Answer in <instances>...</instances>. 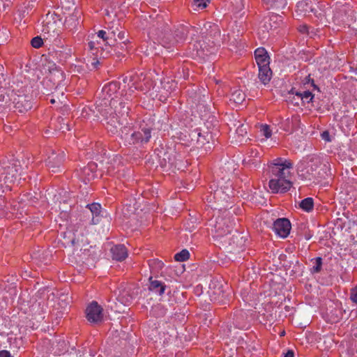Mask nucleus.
<instances>
[{
    "label": "nucleus",
    "instance_id": "4c0bfd02",
    "mask_svg": "<svg viewBox=\"0 0 357 357\" xmlns=\"http://www.w3.org/2000/svg\"><path fill=\"white\" fill-rule=\"evenodd\" d=\"M50 79H55L56 78L61 79L62 80L63 79V73L61 70H57L56 68L50 70Z\"/></svg>",
    "mask_w": 357,
    "mask_h": 357
},
{
    "label": "nucleus",
    "instance_id": "cd10ccee",
    "mask_svg": "<svg viewBox=\"0 0 357 357\" xmlns=\"http://www.w3.org/2000/svg\"><path fill=\"white\" fill-rule=\"evenodd\" d=\"M117 45H119V42H118V39L117 38H112V39H107L106 40V42H105V45L106 46H109L111 49V50H107V53H114V54H119V53H121L119 51H116V48L118 47V46H116Z\"/></svg>",
    "mask_w": 357,
    "mask_h": 357
},
{
    "label": "nucleus",
    "instance_id": "3c124183",
    "mask_svg": "<svg viewBox=\"0 0 357 357\" xmlns=\"http://www.w3.org/2000/svg\"><path fill=\"white\" fill-rule=\"evenodd\" d=\"M153 312L156 315H163L165 314V310L161 306L158 305L153 308Z\"/></svg>",
    "mask_w": 357,
    "mask_h": 357
},
{
    "label": "nucleus",
    "instance_id": "c03bdc74",
    "mask_svg": "<svg viewBox=\"0 0 357 357\" xmlns=\"http://www.w3.org/2000/svg\"><path fill=\"white\" fill-rule=\"evenodd\" d=\"M222 195H223L224 199L229 198V196L227 195H225L224 192L221 190H215L214 195H213V198L215 200L219 201V199L222 198Z\"/></svg>",
    "mask_w": 357,
    "mask_h": 357
},
{
    "label": "nucleus",
    "instance_id": "b1692460",
    "mask_svg": "<svg viewBox=\"0 0 357 357\" xmlns=\"http://www.w3.org/2000/svg\"><path fill=\"white\" fill-rule=\"evenodd\" d=\"M149 282L150 285L149 287V289L151 291L158 294L159 295L164 294L166 285L163 282L157 280H153L152 277L149 278Z\"/></svg>",
    "mask_w": 357,
    "mask_h": 357
},
{
    "label": "nucleus",
    "instance_id": "2eb2a0df",
    "mask_svg": "<svg viewBox=\"0 0 357 357\" xmlns=\"http://www.w3.org/2000/svg\"><path fill=\"white\" fill-rule=\"evenodd\" d=\"M280 22H282L281 16L272 13L264 19L263 26L267 31L275 30L279 26Z\"/></svg>",
    "mask_w": 357,
    "mask_h": 357
},
{
    "label": "nucleus",
    "instance_id": "1a4fd4ad",
    "mask_svg": "<svg viewBox=\"0 0 357 357\" xmlns=\"http://www.w3.org/2000/svg\"><path fill=\"white\" fill-rule=\"evenodd\" d=\"M274 231L282 238H286L291 230V223L287 218H278L273 225Z\"/></svg>",
    "mask_w": 357,
    "mask_h": 357
},
{
    "label": "nucleus",
    "instance_id": "603ef678",
    "mask_svg": "<svg viewBox=\"0 0 357 357\" xmlns=\"http://www.w3.org/2000/svg\"><path fill=\"white\" fill-rule=\"evenodd\" d=\"M321 138L326 142H331V139L330 137V134L328 131L325 130L321 134Z\"/></svg>",
    "mask_w": 357,
    "mask_h": 357
},
{
    "label": "nucleus",
    "instance_id": "c756f323",
    "mask_svg": "<svg viewBox=\"0 0 357 357\" xmlns=\"http://www.w3.org/2000/svg\"><path fill=\"white\" fill-rule=\"evenodd\" d=\"M297 8L302 13H304V14L313 11L312 8L309 6V3L307 1V0L299 1L297 3Z\"/></svg>",
    "mask_w": 357,
    "mask_h": 357
},
{
    "label": "nucleus",
    "instance_id": "c9c22d12",
    "mask_svg": "<svg viewBox=\"0 0 357 357\" xmlns=\"http://www.w3.org/2000/svg\"><path fill=\"white\" fill-rule=\"evenodd\" d=\"M87 207H89L92 214L96 216H98L100 213L101 206L100 204L93 203L91 204H88Z\"/></svg>",
    "mask_w": 357,
    "mask_h": 357
},
{
    "label": "nucleus",
    "instance_id": "423d86ee",
    "mask_svg": "<svg viewBox=\"0 0 357 357\" xmlns=\"http://www.w3.org/2000/svg\"><path fill=\"white\" fill-rule=\"evenodd\" d=\"M102 307L97 302L93 301L86 309L87 320L91 323L101 322L103 318Z\"/></svg>",
    "mask_w": 357,
    "mask_h": 357
},
{
    "label": "nucleus",
    "instance_id": "412c9836",
    "mask_svg": "<svg viewBox=\"0 0 357 357\" xmlns=\"http://www.w3.org/2000/svg\"><path fill=\"white\" fill-rule=\"evenodd\" d=\"M255 58L258 68L269 64V56L266 50L263 47L257 48L255 51Z\"/></svg>",
    "mask_w": 357,
    "mask_h": 357
},
{
    "label": "nucleus",
    "instance_id": "a19ab883",
    "mask_svg": "<svg viewBox=\"0 0 357 357\" xmlns=\"http://www.w3.org/2000/svg\"><path fill=\"white\" fill-rule=\"evenodd\" d=\"M31 44L34 48H39L43 45V40L40 36H36L32 38Z\"/></svg>",
    "mask_w": 357,
    "mask_h": 357
},
{
    "label": "nucleus",
    "instance_id": "20e7f679",
    "mask_svg": "<svg viewBox=\"0 0 357 357\" xmlns=\"http://www.w3.org/2000/svg\"><path fill=\"white\" fill-rule=\"evenodd\" d=\"M210 27L211 28V31L208 36L206 38V40H208V43L205 40L203 41L202 44H201L200 42L199 43L203 55L213 53V50L215 47L220 45V31L219 29L216 25Z\"/></svg>",
    "mask_w": 357,
    "mask_h": 357
},
{
    "label": "nucleus",
    "instance_id": "2f4dec72",
    "mask_svg": "<svg viewBox=\"0 0 357 357\" xmlns=\"http://www.w3.org/2000/svg\"><path fill=\"white\" fill-rule=\"evenodd\" d=\"M259 147L257 146H250L249 147H247V156L249 158H259Z\"/></svg>",
    "mask_w": 357,
    "mask_h": 357
},
{
    "label": "nucleus",
    "instance_id": "393cba45",
    "mask_svg": "<svg viewBox=\"0 0 357 357\" xmlns=\"http://www.w3.org/2000/svg\"><path fill=\"white\" fill-rule=\"evenodd\" d=\"M268 8H274L277 10L283 9L287 6V0H262Z\"/></svg>",
    "mask_w": 357,
    "mask_h": 357
},
{
    "label": "nucleus",
    "instance_id": "a878e982",
    "mask_svg": "<svg viewBox=\"0 0 357 357\" xmlns=\"http://www.w3.org/2000/svg\"><path fill=\"white\" fill-rule=\"evenodd\" d=\"M245 100V94L242 90H236L231 93L230 98L236 104H241Z\"/></svg>",
    "mask_w": 357,
    "mask_h": 357
},
{
    "label": "nucleus",
    "instance_id": "9b49d317",
    "mask_svg": "<svg viewBox=\"0 0 357 357\" xmlns=\"http://www.w3.org/2000/svg\"><path fill=\"white\" fill-rule=\"evenodd\" d=\"M56 45L58 47V50H56L53 52L52 56L59 63L63 64L71 56L73 50L68 45H64L63 44L60 46L59 45Z\"/></svg>",
    "mask_w": 357,
    "mask_h": 357
},
{
    "label": "nucleus",
    "instance_id": "0eeeda50",
    "mask_svg": "<svg viewBox=\"0 0 357 357\" xmlns=\"http://www.w3.org/2000/svg\"><path fill=\"white\" fill-rule=\"evenodd\" d=\"M119 89V83L116 82H112L105 85L102 89V98L97 101L96 105L102 104L103 107H105L104 100H107L108 104H109V100L112 98L116 99L117 96L116 94L118 93Z\"/></svg>",
    "mask_w": 357,
    "mask_h": 357
},
{
    "label": "nucleus",
    "instance_id": "f03ea898",
    "mask_svg": "<svg viewBox=\"0 0 357 357\" xmlns=\"http://www.w3.org/2000/svg\"><path fill=\"white\" fill-rule=\"evenodd\" d=\"M17 176L18 167L15 163L3 162L0 165V186L15 183Z\"/></svg>",
    "mask_w": 357,
    "mask_h": 357
},
{
    "label": "nucleus",
    "instance_id": "f257e3e1",
    "mask_svg": "<svg viewBox=\"0 0 357 357\" xmlns=\"http://www.w3.org/2000/svg\"><path fill=\"white\" fill-rule=\"evenodd\" d=\"M102 104L97 105L93 110L95 116L100 119L103 117L107 125L116 128L120 125L121 119L126 118L129 113V107L120 99L112 98L108 104L107 100H104Z\"/></svg>",
    "mask_w": 357,
    "mask_h": 357
},
{
    "label": "nucleus",
    "instance_id": "aec40b11",
    "mask_svg": "<svg viewBox=\"0 0 357 357\" xmlns=\"http://www.w3.org/2000/svg\"><path fill=\"white\" fill-rule=\"evenodd\" d=\"M97 170V165L94 162H89L86 166L81 169L82 176L88 181L96 177Z\"/></svg>",
    "mask_w": 357,
    "mask_h": 357
},
{
    "label": "nucleus",
    "instance_id": "ddd939ff",
    "mask_svg": "<svg viewBox=\"0 0 357 357\" xmlns=\"http://www.w3.org/2000/svg\"><path fill=\"white\" fill-rule=\"evenodd\" d=\"M292 168L291 162H288L281 167H273L270 168L272 176H275V178L287 179L290 174L289 169Z\"/></svg>",
    "mask_w": 357,
    "mask_h": 357
},
{
    "label": "nucleus",
    "instance_id": "7ed1b4c3",
    "mask_svg": "<svg viewBox=\"0 0 357 357\" xmlns=\"http://www.w3.org/2000/svg\"><path fill=\"white\" fill-rule=\"evenodd\" d=\"M155 35L158 42L165 47L169 48L175 45L165 44L163 43L162 37H174V31L172 30L171 22L167 20H165L161 17L157 18V26L155 29Z\"/></svg>",
    "mask_w": 357,
    "mask_h": 357
},
{
    "label": "nucleus",
    "instance_id": "ea45409f",
    "mask_svg": "<svg viewBox=\"0 0 357 357\" xmlns=\"http://www.w3.org/2000/svg\"><path fill=\"white\" fill-rule=\"evenodd\" d=\"M322 259L321 257H317L315 259V265L312 268V273H319L321 269Z\"/></svg>",
    "mask_w": 357,
    "mask_h": 357
},
{
    "label": "nucleus",
    "instance_id": "0e129e2a",
    "mask_svg": "<svg viewBox=\"0 0 357 357\" xmlns=\"http://www.w3.org/2000/svg\"><path fill=\"white\" fill-rule=\"evenodd\" d=\"M96 354V352L95 351H90V356L93 357Z\"/></svg>",
    "mask_w": 357,
    "mask_h": 357
},
{
    "label": "nucleus",
    "instance_id": "6ab92c4d",
    "mask_svg": "<svg viewBox=\"0 0 357 357\" xmlns=\"http://www.w3.org/2000/svg\"><path fill=\"white\" fill-rule=\"evenodd\" d=\"M113 259L123 261L128 257V250L123 245H116L111 248Z\"/></svg>",
    "mask_w": 357,
    "mask_h": 357
},
{
    "label": "nucleus",
    "instance_id": "39448f33",
    "mask_svg": "<svg viewBox=\"0 0 357 357\" xmlns=\"http://www.w3.org/2000/svg\"><path fill=\"white\" fill-rule=\"evenodd\" d=\"M174 31V37H166L162 36L163 43L165 44L176 45L177 43L182 42L185 40L188 29L187 26L183 24H177L172 26Z\"/></svg>",
    "mask_w": 357,
    "mask_h": 357
},
{
    "label": "nucleus",
    "instance_id": "774afa93",
    "mask_svg": "<svg viewBox=\"0 0 357 357\" xmlns=\"http://www.w3.org/2000/svg\"><path fill=\"white\" fill-rule=\"evenodd\" d=\"M127 79H128V77H125V78L123 79V82H124V83H126V82H127Z\"/></svg>",
    "mask_w": 357,
    "mask_h": 357
},
{
    "label": "nucleus",
    "instance_id": "37998d69",
    "mask_svg": "<svg viewBox=\"0 0 357 357\" xmlns=\"http://www.w3.org/2000/svg\"><path fill=\"white\" fill-rule=\"evenodd\" d=\"M62 4V8L66 10L70 11L71 8L74 7V1L73 0H61Z\"/></svg>",
    "mask_w": 357,
    "mask_h": 357
},
{
    "label": "nucleus",
    "instance_id": "58836bf2",
    "mask_svg": "<svg viewBox=\"0 0 357 357\" xmlns=\"http://www.w3.org/2000/svg\"><path fill=\"white\" fill-rule=\"evenodd\" d=\"M107 36H109V39L117 38V33L119 31V26L116 27H110L107 29Z\"/></svg>",
    "mask_w": 357,
    "mask_h": 357
},
{
    "label": "nucleus",
    "instance_id": "7c9ffc66",
    "mask_svg": "<svg viewBox=\"0 0 357 357\" xmlns=\"http://www.w3.org/2000/svg\"><path fill=\"white\" fill-rule=\"evenodd\" d=\"M295 94L298 99L301 100H306L308 102L314 98V95L310 91H305L303 93L296 91Z\"/></svg>",
    "mask_w": 357,
    "mask_h": 357
},
{
    "label": "nucleus",
    "instance_id": "4be33fe9",
    "mask_svg": "<svg viewBox=\"0 0 357 357\" xmlns=\"http://www.w3.org/2000/svg\"><path fill=\"white\" fill-rule=\"evenodd\" d=\"M259 79L264 84H267L272 77V70L269 67V64L259 66Z\"/></svg>",
    "mask_w": 357,
    "mask_h": 357
},
{
    "label": "nucleus",
    "instance_id": "5fc2aeb1",
    "mask_svg": "<svg viewBox=\"0 0 357 357\" xmlns=\"http://www.w3.org/2000/svg\"><path fill=\"white\" fill-rule=\"evenodd\" d=\"M116 46H118V47L116 48V50H117L116 51H119L121 53L115 54L116 55L117 57H120V56L122 55L123 54V52L126 51V46H125L123 48H122L119 44L117 45Z\"/></svg>",
    "mask_w": 357,
    "mask_h": 357
},
{
    "label": "nucleus",
    "instance_id": "9d476101",
    "mask_svg": "<svg viewBox=\"0 0 357 357\" xmlns=\"http://www.w3.org/2000/svg\"><path fill=\"white\" fill-rule=\"evenodd\" d=\"M269 188L273 193L285 192L291 187V182L288 179L271 178Z\"/></svg>",
    "mask_w": 357,
    "mask_h": 357
},
{
    "label": "nucleus",
    "instance_id": "de8ad7c7",
    "mask_svg": "<svg viewBox=\"0 0 357 357\" xmlns=\"http://www.w3.org/2000/svg\"><path fill=\"white\" fill-rule=\"evenodd\" d=\"M261 131L263 132L264 135L268 138L271 136V131L270 130V128L267 125L262 126Z\"/></svg>",
    "mask_w": 357,
    "mask_h": 357
},
{
    "label": "nucleus",
    "instance_id": "e2e57ef3",
    "mask_svg": "<svg viewBox=\"0 0 357 357\" xmlns=\"http://www.w3.org/2000/svg\"><path fill=\"white\" fill-rule=\"evenodd\" d=\"M299 31L301 33H305L307 31V26H301L300 29H299Z\"/></svg>",
    "mask_w": 357,
    "mask_h": 357
},
{
    "label": "nucleus",
    "instance_id": "13d9d810",
    "mask_svg": "<svg viewBox=\"0 0 357 357\" xmlns=\"http://www.w3.org/2000/svg\"><path fill=\"white\" fill-rule=\"evenodd\" d=\"M3 67L2 65L0 64V85L1 84V80L3 79V81H5V79L3 77L4 75H3Z\"/></svg>",
    "mask_w": 357,
    "mask_h": 357
},
{
    "label": "nucleus",
    "instance_id": "79ce46f5",
    "mask_svg": "<svg viewBox=\"0 0 357 357\" xmlns=\"http://www.w3.org/2000/svg\"><path fill=\"white\" fill-rule=\"evenodd\" d=\"M260 164V160L259 158H252L247 161V167L249 166L250 168L257 167Z\"/></svg>",
    "mask_w": 357,
    "mask_h": 357
},
{
    "label": "nucleus",
    "instance_id": "a18cd8bd",
    "mask_svg": "<svg viewBox=\"0 0 357 357\" xmlns=\"http://www.w3.org/2000/svg\"><path fill=\"white\" fill-rule=\"evenodd\" d=\"M194 3L201 9H204L207 6V3L206 0H193Z\"/></svg>",
    "mask_w": 357,
    "mask_h": 357
},
{
    "label": "nucleus",
    "instance_id": "dca6fc26",
    "mask_svg": "<svg viewBox=\"0 0 357 357\" xmlns=\"http://www.w3.org/2000/svg\"><path fill=\"white\" fill-rule=\"evenodd\" d=\"M15 107L18 109L20 112L28 111L31 108V102L26 99V97L21 95H16L13 97V101Z\"/></svg>",
    "mask_w": 357,
    "mask_h": 357
},
{
    "label": "nucleus",
    "instance_id": "f3484780",
    "mask_svg": "<svg viewBox=\"0 0 357 357\" xmlns=\"http://www.w3.org/2000/svg\"><path fill=\"white\" fill-rule=\"evenodd\" d=\"M197 142L198 145L204 148L205 151L211 150L213 144L212 134L208 131L199 132Z\"/></svg>",
    "mask_w": 357,
    "mask_h": 357
},
{
    "label": "nucleus",
    "instance_id": "052dcab7",
    "mask_svg": "<svg viewBox=\"0 0 357 357\" xmlns=\"http://www.w3.org/2000/svg\"><path fill=\"white\" fill-rule=\"evenodd\" d=\"M284 357H294V352L291 350H289Z\"/></svg>",
    "mask_w": 357,
    "mask_h": 357
},
{
    "label": "nucleus",
    "instance_id": "680f3d73",
    "mask_svg": "<svg viewBox=\"0 0 357 357\" xmlns=\"http://www.w3.org/2000/svg\"><path fill=\"white\" fill-rule=\"evenodd\" d=\"M88 46L91 50H93L95 48V43L94 42H89L88 43Z\"/></svg>",
    "mask_w": 357,
    "mask_h": 357
},
{
    "label": "nucleus",
    "instance_id": "4468645a",
    "mask_svg": "<svg viewBox=\"0 0 357 357\" xmlns=\"http://www.w3.org/2000/svg\"><path fill=\"white\" fill-rule=\"evenodd\" d=\"M64 14H66V13L64 12ZM81 15L82 12L77 8H74L73 13H67V16H66L64 22V25L69 29L75 28L79 24V20Z\"/></svg>",
    "mask_w": 357,
    "mask_h": 357
},
{
    "label": "nucleus",
    "instance_id": "864d4df0",
    "mask_svg": "<svg viewBox=\"0 0 357 357\" xmlns=\"http://www.w3.org/2000/svg\"><path fill=\"white\" fill-rule=\"evenodd\" d=\"M234 5L236 6L239 10H242L244 7L243 0H234Z\"/></svg>",
    "mask_w": 357,
    "mask_h": 357
},
{
    "label": "nucleus",
    "instance_id": "f704fd0d",
    "mask_svg": "<svg viewBox=\"0 0 357 357\" xmlns=\"http://www.w3.org/2000/svg\"><path fill=\"white\" fill-rule=\"evenodd\" d=\"M160 163L162 167H172L174 165V161L169 157L167 153H165L163 155V158L162 159H160Z\"/></svg>",
    "mask_w": 357,
    "mask_h": 357
},
{
    "label": "nucleus",
    "instance_id": "a211bd4d",
    "mask_svg": "<svg viewBox=\"0 0 357 357\" xmlns=\"http://www.w3.org/2000/svg\"><path fill=\"white\" fill-rule=\"evenodd\" d=\"M151 138V130L149 129H143L142 131L134 132L130 137L128 141L130 144L138 142H147Z\"/></svg>",
    "mask_w": 357,
    "mask_h": 357
},
{
    "label": "nucleus",
    "instance_id": "6e6d98bb",
    "mask_svg": "<svg viewBox=\"0 0 357 357\" xmlns=\"http://www.w3.org/2000/svg\"><path fill=\"white\" fill-rule=\"evenodd\" d=\"M243 131H244V129H243V126L241 125V126H239L237 130H236V132L237 134L241 136V137H243Z\"/></svg>",
    "mask_w": 357,
    "mask_h": 357
},
{
    "label": "nucleus",
    "instance_id": "09e8293b",
    "mask_svg": "<svg viewBox=\"0 0 357 357\" xmlns=\"http://www.w3.org/2000/svg\"><path fill=\"white\" fill-rule=\"evenodd\" d=\"M350 298L354 303H357V286L351 290Z\"/></svg>",
    "mask_w": 357,
    "mask_h": 357
},
{
    "label": "nucleus",
    "instance_id": "8fccbe9b",
    "mask_svg": "<svg viewBox=\"0 0 357 357\" xmlns=\"http://www.w3.org/2000/svg\"><path fill=\"white\" fill-rule=\"evenodd\" d=\"M98 36L103 40V41L106 42V40L109 38V36H107V30H100L98 32Z\"/></svg>",
    "mask_w": 357,
    "mask_h": 357
},
{
    "label": "nucleus",
    "instance_id": "69168bd1",
    "mask_svg": "<svg viewBox=\"0 0 357 357\" xmlns=\"http://www.w3.org/2000/svg\"><path fill=\"white\" fill-rule=\"evenodd\" d=\"M50 103H52V104H54V103L56 102V99H55V98H51V99H50Z\"/></svg>",
    "mask_w": 357,
    "mask_h": 357
},
{
    "label": "nucleus",
    "instance_id": "49530a36",
    "mask_svg": "<svg viewBox=\"0 0 357 357\" xmlns=\"http://www.w3.org/2000/svg\"><path fill=\"white\" fill-rule=\"evenodd\" d=\"M194 3L201 9H204L207 6V3L206 0H193Z\"/></svg>",
    "mask_w": 357,
    "mask_h": 357
},
{
    "label": "nucleus",
    "instance_id": "bf43d9fd",
    "mask_svg": "<svg viewBox=\"0 0 357 357\" xmlns=\"http://www.w3.org/2000/svg\"><path fill=\"white\" fill-rule=\"evenodd\" d=\"M162 84H164V86H163L164 89L167 88L166 84H168V85L170 84L169 88H171L172 85L175 84L174 81H173V80H172L171 82H167L166 84L165 82H162Z\"/></svg>",
    "mask_w": 357,
    "mask_h": 357
},
{
    "label": "nucleus",
    "instance_id": "f8f14e48",
    "mask_svg": "<svg viewBox=\"0 0 357 357\" xmlns=\"http://www.w3.org/2000/svg\"><path fill=\"white\" fill-rule=\"evenodd\" d=\"M321 165L320 160L317 157H311L307 163L306 172L311 176L313 178H317L321 177V175L319 171L318 167Z\"/></svg>",
    "mask_w": 357,
    "mask_h": 357
},
{
    "label": "nucleus",
    "instance_id": "5701e85b",
    "mask_svg": "<svg viewBox=\"0 0 357 357\" xmlns=\"http://www.w3.org/2000/svg\"><path fill=\"white\" fill-rule=\"evenodd\" d=\"M214 228L218 236H223L230 233L228 226H226L225 220L220 217L216 219Z\"/></svg>",
    "mask_w": 357,
    "mask_h": 357
},
{
    "label": "nucleus",
    "instance_id": "e433bc0d",
    "mask_svg": "<svg viewBox=\"0 0 357 357\" xmlns=\"http://www.w3.org/2000/svg\"><path fill=\"white\" fill-rule=\"evenodd\" d=\"M288 162H290L287 161V160H284L281 158H278L271 162V164L269 165V168H272L273 167H281L282 165L288 164Z\"/></svg>",
    "mask_w": 357,
    "mask_h": 357
},
{
    "label": "nucleus",
    "instance_id": "473e14b6",
    "mask_svg": "<svg viewBox=\"0 0 357 357\" xmlns=\"http://www.w3.org/2000/svg\"><path fill=\"white\" fill-rule=\"evenodd\" d=\"M190 257V253L187 250H183L180 252L177 253L174 256V259L178 261H184L188 259Z\"/></svg>",
    "mask_w": 357,
    "mask_h": 357
},
{
    "label": "nucleus",
    "instance_id": "338daca9",
    "mask_svg": "<svg viewBox=\"0 0 357 357\" xmlns=\"http://www.w3.org/2000/svg\"><path fill=\"white\" fill-rule=\"evenodd\" d=\"M99 63V61H96V62L94 63H92V65L96 67V66H97V64Z\"/></svg>",
    "mask_w": 357,
    "mask_h": 357
},
{
    "label": "nucleus",
    "instance_id": "4d7b16f0",
    "mask_svg": "<svg viewBox=\"0 0 357 357\" xmlns=\"http://www.w3.org/2000/svg\"><path fill=\"white\" fill-rule=\"evenodd\" d=\"M0 357H10V354L8 351L2 350L0 351Z\"/></svg>",
    "mask_w": 357,
    "mask_h": 357
},
{
    "label": "nucleus",
    "instance_id": "6e6552de",
    "mask_svg": "<svg viewBox=\"0 0 357 357\" xmlns=\"http://www.w3.org/2000/svg\"><path fill=\"white\" fill-rule=\"evenodd\" d=\"M64 158L63 151L56 153L54 151H52L51 154L48 155L46 160L47 166L52 172H58L60 171Z\"/></svg>",
    "mask_w": 357,
    "mask_h": 357
},
{
    "label": "nucleus",
    "instance_id": "72a5a7b5",
    "mask_svg": "<svg viewBox=\"0 0 357 357\" xmlns=\"http://www.w3.org/2000/svg\"><path fill=\"white\" fill-rule=\"evenodd\" d=\"M117 39L119 44L121 46L122 48L126 46V44L128 42V39L126 38V33L121 31L119 28L117 33Z\"/></svg>",
    "mask_w": 357,
    "mask_h": 357
},
{
    "label": "nucleus",
    "instance_id": "bb28decb",
    "mask_svg": "<svg viewBox=\"0 0 357 357\" xmlns=\"http://www.w3.org/2000/svg\"><path fill=\"white\" fill-rule=\"evenodd\" d=\"M15 96V93H13V91H11V93H8L7 90L3 89L0 91V102H10L13 101V97Z\"/></svg>",
    "mask_w": 357,
    "mask_h": 357
},
{
    "label": "nucleus",
    "instance_id": "c85d7f7f",
    "mask_svg": "<svg viewBox=\"0 0 357 357\" xmlns=\"http://www.w3.org/2000/svg\"><path fill=\"white\" fill-rule=\"evenodd\" d=\"M300 207L307 212H310L313 209L314 202L311 197L303 199L300 203Z\"/></svg>",
    "mask_w": 357,
    "mask_h": 357
}]
</instances>
